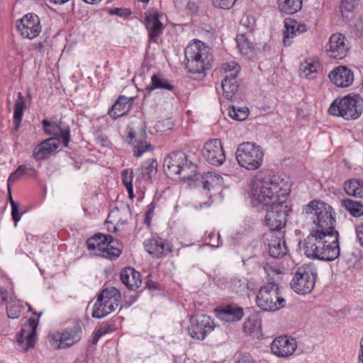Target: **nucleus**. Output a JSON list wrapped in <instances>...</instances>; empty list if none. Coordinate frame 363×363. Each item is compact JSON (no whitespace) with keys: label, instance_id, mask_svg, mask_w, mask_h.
I'll return each mask as SVG.
<instances>
[{"label":"nucleus","instance_id":"nucleus-1","mask_svg":"<svg viewBox=\"0 0 363 363\" xmlns=\"http://www.w3.org/2000/svg\"><path fill=\"white\" fill-rule=\"evenodd\" d=\"M289 191L287 182L278 176L257 177L252 184L251 202L256 207L268 206L286 199Z\"/></svg>","mask_w":363,"mask_h":363},{"label":"nucleus","instance_id":"nucleus-2","mask_svg":"<svg viewBox=\"0 0 363 363\" xmlns=\"http://www.w3.org/2000/svg\"><path fill=\"white\" fill-rule=\"evenodd\" d=\"M209 48L199 40L191 41L185 49L186 68L193 74H203L208 69Z\"/></svg>","mask_w":363,"mask_h":363},{"label":"nucleus","instance_id":"nucleus-3","mask_svg":"<svg viewBox=\"0 0 363 363\" xmlns=\"http://www.w3.org/2000/svg\"><path fill=\"white\" fill-rule=\"evenodd\" d=\"M303 213L315 216L316 219H313V222L315 223L317 229L312 230L313 232L324 233L337 232L334 228L335 219L333 217V208L330 205L320 201H312L303 206Z\"/></svg>","mask_w":363,"mask_h":363},{"label":"nucleus","instance_id":"nucleus-4","mask_svg":"<svg viewBox=\"0 0 363 363\" xmlns=\"http://www.w3.org/2000/svg\"><path fill=\"white\" fill-rule=\"evenodd\" d=\"M362 110V97L358 94H349L335 99L328 108V113L345 120H354L360 116Z\"/></svg>","mask_w":363,"mask_h":363},{"label":"nucleus","instance_id":"nucleus-5","mask_svg":"<svg viewBox=\"0 0 363 363\" xmlns=\"http://www.w3.org/2000/svg\"><path fill=\"white\" fill-rule=\"evenodd\" d=\"M256 303L265 311H277L284 307L286 300L280 291V287L274 281H269L259 290Z\"/></svg>","mask_w":363,"mask_h":363},{"label":"nucleus","instance_id":"nucleus-6","mask_svg":"<svg viewBox=\"0 0 363 363\" xmlns=\"http://www.w3.org/2000/svg\"><path fill=\"white\" fill-rule=\"evenodd\" d=\"M263 157L264 152L262 147L253 143H241L236 150L238 164L248 170L259 169L262 164Z\"/></svg>","mask_w":363,"mask_h":363},{"label":"nucleus","instance_id":"nucleus-7","mask_svg":"<svg viewBox=\"0 0 363 363\" xmlns=\"http://www.w3.org/2000/svg\"><path fill=\"white\" fill-rule=\"evenodd\" d=\"M121 293L115 287L104 289L94 305L92 317L102 318L116 311L121 301Z\"/></svg>","mask_w":363,"mask_h":363},{"label":"nucleus","instance_id":"nucleus-8","mask_svg":"<svg viewBox=\"0 0 363 363\" xmlns=\"http://www.w3.org/2000/svg\"><path fill=\"white\" fill-rule=\"evenodd\" d=\"M146 125L143 119L132 121L128 126L127 141L134 147V156L140 157L145 152L153 150L146 141Z\"/></svg>","mask_w":363,"mask_h":363},{"label":"nucleus","instance_id":"nucleus-9","mask_svg":"<svg viewBox=\"0 0 363 363\" xmlns=\"http://www.w3.org/2000/svg\"><path fill=\"white\" fill-rule=\"evenodd\" d=\"M317 269L313 264H304L298 268L291 281V289L297 294H309L314 288Z\"/></svg>","mask_w":363,"mask_h":363},{"label":"nucleus","instance_id":"nucleus-10","mask_svg":"<svg viewBox=\"0 0 363 363\" xmlns=\"http://www.w3.org/2000/svg\"><path fill=\"white\" fill-rule=\"evenodd\" d=\"M285 199L273 202L272 205L267 206L265 223L273 231L279 230L286 225V217L291 209L285 203Z\"/></svg>","mask_w":363,"mask_h":363},{"label":"nucleus","instance_id":"nucleus-11","mask_svg":"<svg viewBox=\"0 0 363 363\" xmlns=\"http://www.w3.org/2000/svg\"><path fill=\"white\" fill-rule=\"evenodd\" d=\"M51 344L56 349L63 350L72 347L82 338V328L79 325L71 328L49 335Z\"/></svg>","mask_w":363,"mask_h":363},{"label":"nucleus","instance_id":"nucleus-12","mask_svg":"<svg viewBox=\"0 0 363 363\" xmlns=\"http://www.w3.org/2000/svg\"><path fill=\"white\" fill-rule=\"evenodd\" d=\"M222 69L225 74L221 84L223 95L227 99H231L238 89L236 77L240 71V67L235 61H231L223 63Z\"/></svg>","mask_w":363,"mask_h":363},{"label":"nucleus","instance_id":"nucleus-13","mask_svg":"<svg viewBox=\"0 0 363 363\" xmlns=\"http://www.w3.org/2000/svg\"><path fill=\"white\" fill-rule=\"evenodd\" d=\"M38 325V320L30 318L23 325L17 335V343L24 352L34 347L37 340L36 328Z\"/></svg>","mask_w":363,"mask_h":363},{"label":"nucleus","instance_id":"nucleus-14","mask_svg":"<svg viewBox=\"0 0 363 363\" xmlns=\"http://www.w3.org/2000/svg\"><path fill=\"white\" fill-rule=\"evenodd\" d=\"M188 333L190 336L197 340H203L207 333L213 330V321L206 315H193L190 318Z\"/></svg>","mask_w":363,"mask_h":363},{"label":"nucleus","instance_id":"nucleus-15","mask_svg":"<svg viewBox=\"0 0 363 363\" xmlns=\"http://www.w3.org/2000/svg\"><path fill=\"white\" fill-rule=\"evenodd\" d=\"M202 155L206 161L211 165L220 166L225 161L224 150L218 139L208 140L203 147Z\"/></svg>","mask_w":363,"mask_h":363},{"label":"nucleus","instance_id":"nucleus-16","mask_svg":"<svg viewBox=\"0 0 363 363\" xmlns=\"http://www.w3.org/2000/svg\"><path fill=\"white\" fill-rule=\"evenodd\" d=\"M17 28L22 36L28 39L37 37L40 30L39 17L34 13H28L17 21Z\"/></svg>","mask_w":363,"mask_h":363},{"label":"nucleus","instance_id":"nucleus-17","mask_svg":"<svg viewBox=\"0 0 363 363\" xmlns=\"http://www.w3.org/2000/svg\"><path fill=\"white\" fill-rule=\"evenodd\" d=\"M322 234L325 233L311 231V234L303 240L302 249L307 257L321 260V248L324 247Z\"/></svg>","mask_w":363,"mask_h":363},{"label":"nucleus","instance_id":"nucleus-18","mask_svg":"<svg viewBox=\"0 0 363 363\" xmlns=\"http://www.w3.org/2000/svg\"><path fill=\"white\" fill-rule=\"evenodd\" d=\"M322 235H323V242H324V247L321 248L320 259L323 261H333L340 256L339 233L335 232Z\"/></svg>","mask_w":363,"mask_h":363},{"label":"nucleus","instance_id":"nucleus-19","mask_svg":"<svg viewBox=\"0 0 363 363\" xmlns=\"http://www.w3.org/2000/svg\"><path fill=\"white\" fill-rule=\"evenodd\" d=\"M296 348V340L289 336L278 337L271 344L272 352L279 357L286 358L292 355Z\"/></svg>","mask_w":363,"mask_h":363},{"label":"nucleus","instance_id":"nucleus-20","mask_svg":"<svg viewBox=\"0 0 363 363\" xmlns=\"http://www.w3.org/2000/svg\"><path fill=\"white\" fill-rule=\"evenodd\" d=\"M345 37L340 33L333 34L330 36L326 45L328 55L335 60H342L347 56L348 45Z\"/></svg>","mask_w":363,"mask_h":363},{"label":"nucleus","instance_id":"nucleus-21","mask_svg":"<svg viewBox=\"0 0 363 363\" xmlns=\"http://www.w3.org/2000/svg\"><path fill=\"white\" fill-rule=\"evenodd\" d=\"M45 133L48 135H55L57 140H61L64 147H67L70 141V130L69 125L60 121L51 123L47 119L42 121Z\"/></svg>","mask_w":363,"mask_h":363},{"label":"nucleus","instance_id":"nucleus-22","mask_svg":"<svg viewBox=\"0 0 363 363\" xmlns=\"http://www.w3.org/2000/svg\"><path fill=\"white\" fill-rule=\"evenodd\" d=\"M145 250L153 257L160 258L172 252V245L166 240L159 237H152L144 242Z\"/></svg>","mask_w":363,"mask_h":363},{"label":"nucleus","instance_id":"nucleus-23","mask_svg":"<svg viewBox=\"0 0 363 363\" xmlns=\"http://www.w3.org/2000/svg\"><path fill=\"white\" fill-rule=\"evenodd\" d=\"M330 82L337 87L346 88L354 82L353 72L345 66L334 68L328 74Z\"/></svg>","mask_w":363,"mask_h":363},{"label":"nucleus","instance_id":"nucleus-24","mask_svg":"<svg viewBox=\"0 0 363 363\" xmlns=\"http://www.w3.org/2000/svg\"><path fill=\"white\" fill-rule=\"evenodd\" d=\"M186 155L183 152H174L169 154L164 160V171L168 177L179 174L181 167L186 160Z\"/></svg>","mask_w":363,"mask_h":363},{"label":"nucleus","instance_id":"nucleus-25","mask_svg":"<svg viewBox=\"0 0 363 363\" xmlns=\"http://www.w3.org/2000/svg\"><path fill=\"white\" fill-rule=\"evenodd\" d=\"M217 317L225 322H235L242 319L244 315L243 309L237 305L230 304L216 309Z\"/></svg>","mask_w":363,"mask_h":363},{"label":"nucleus","instance_id":"nucleus-26","mask_svg":"<svg viewBox=\"0 0 363 363\" xmlns=\"http://www.w3.org/2000/svg\"><path fill=\"white\" fill-rule=\"evenodd\" d=\"M285 30L284 32L283 43L284 45L289 46L291 44L292 38L297 33H301L306 30V26L304 24L298 23L291 18H286L284 21Z\"/></svg>","mask_w":363,"mask_h":363},{"label":"nucleus","instance_id":"nucleus-27","mask_svg":"<svg viewBox=\"0 0 363 363\" xmlns=\"http://www.w3.org/2000/svg\"><path fill=\"white\" fill-rule=\"evenodd\" d=\"M145 25L148 30L150 40L153 42H157L163 30V25L159 20L158 15L150 14L146 16Z\"/></svg>","mask_w":363,"mask_h":363},{"label":"nucleus","instance_id":"nucleus-28","mask_svg":"<svg viewBox=\"0 0 363 363\" xmlns=\"http://www.w3.org/2000/svg\"><path fill=\"white\" fill-rule=\"evenodd\" d=\"M58 147L56 138H50L43 140L33 152V157L36 160L44 159L48 155L55 151Z\"/></svg>","mask_w":363,"mask_h":363},{"label":"nucleus","instance_id":"nucleus-29","mask_svg":"<svg viewBox=\"0 0 363 363\" xmlns=\"http://www.w3.org/2000/svg\"><path fill=\"white\" fill-rule=\"evenodd\" d=\"M133 101V98H128L124 96H119L109 111V115L114 118L123 116L129 111Z\"/></svg>","mask_w":363,"mask_h":363},{"label":"nucleus","instance_id":"nucleus-30","mask_svg":"<svg viewBox=\"0 0 363 363\" xmlns=\"http://www.w3.org/2000/svg\"><path fill=\"white\" fill-rule=\"evenodd\" d=\"M285 240L280 236L274 235L269 243V253L272 257L281 258L287 253Z\"/></svg>","mask_w":363,"mask_h":363},{"label":"nucleus","instance_id":"nucleus-31","mask_svg":"<svg viewBox=\"0 0 363 363\" xmlns=\"http://www.w3.org/2000/svg\"><path fill=\"white\" fill-rule=\"evenodd\" d=\"M104 240L108 242V245L101 253H98L99 256L108 259H116L118 257L121 253V245L118 241L115 240L111 235L105 237Z\"/></svg>","mask_w":363,"mask_h":363},{"label":"nucleus","instance_id":"nucleus-32","mask_svg":"<svg viewBox=\"0 0 363 363\" xmlns=\"http://www.w3.org/2000/svg\"><path fill=\"white\" fill-rule=\"evenodd\" d=\"M107 235L103 234H96L86 240V245L89 250L96 251L94 253L99 256L98 253H101L105 247H107L108 242L104 240Z\"/></svg>","mask_w":363,"mask_h":363},{"label":"nucleus","instance_id":"nucleus-33","mask_svg":"<svg viewBox=\"0 0 363 363\" xmlns=\"http://www.w3.org/2000/svg\"><path fill=\"white\" fill-rule=\"evenodd\" d=\"M244 332L254 337H258L262 333L261 320L257 316L249 318L243 324Z\"/></svg>","mask_w":363,"mask_h":363},{"label":"nucleus","instance_id":"nucleus-34","mask_svg":"<svg viewBox=\"0 0 363 363\" xmlns=\"http://www.w3.org/2000/svg\"><path fill=\"white\" fill-rule=\"evenodd\" d=\"M345 192L352 196L363 198V181L352 179L344 184Z\"/></svg>","mask_w":363,"mask_h":363},{"label":"nucleus","instance_id":"nucleus-35","mask_svg":"<svg viewBox=\"0 0 363 363\" xmlns=\"http://www.w3.org/2000/svg\"><path fill=\"white\" fill-rule=\"evenodd\" d=\"M26 108V102L21 92L18 93L17 99L15 103L13 113V123L15 124L14 130L18 131L20 126L24 110Z\"/></svg>","mask_w":363,"mask_h":363},{"label":"nucleus","instance_id":"nucleus-36","mask_svg":"<svg viewBox=\"0 0 363 363\" xmlns=\"http://www.w3.org/2000/svg\"><path fill=\"white\" fill-rule=\"evenodd\" d=\"M120 278L126 282L128 281V278H131L133 284L130 285L133 287V290L139 288L142 284L140 274L131 267L124 268L121 272Z\"/></svg>","mask_w":363,"mask_h":363},{"label":"nucleus","instance_id":"nucleus-37","mask_svg":"<svg viewBox=\"0 0 363 363\" xmlns=\"http://www.w3.org/2000/svg\"><path fill=\"white\" fill-rule=\"evenodd\" d=\"M280 10L287 14H294L302 7V0H278Z\"/></svg>","mask_w":363,"mask_h":363},{"label":"nucleus","instance_id":"nucleus-38","mask_svg":"<svg viewBox=\"0 0 363 363\" xmlns=\"http://www.w3.org/2000/svg\"><path fill=\"white\" fill-rule=\"evenodd\" d=\"M342 205L354 217H359L363 215V205L359 201L350 199H343Z\"/></svg>","mask_w":363,"mask_h":363},{"label":"nucleus","instance_id":"nucleus-39","mask_svg":"<svg viewBox=\"0 0 363 363\" xmlns=\"http://www.w3.org/2000/svg\"><path fill=\"white\" fill-rule=\"evenodd\" d=\"M249 281L247 278L244 277H235L231 279L230 284V289L232 291L243 294L247 292L248 289Z\"/></svg>","mask_w":363,"mask_h":363},{"label":"nucleus","instance_id":"nucleus-40","mask_svg":"<svg viewBox=\"0 0 363 363\" xmlns=\"http://www.w3.org/2000/svg\"><path fill=\"white\" fill-rule=\"evenodd\" d=\"M235 40L237 47L242 55H247L252 52L253 48L252 43L245 34H238Z\"/></svg>","mask_w":363,"mask_h":363},{"label":"nucleus","instance_id":"nucleus-41","mask_svg":"<svg viewBox=\"0 0 363 363\" xmlns=\"http://www.w3.org/2000/svg\"><path fill=\"white\" fill-rule=\"evenodd\" d=\"M152 84L147 86L146 89L150 92L156 89H164L167 90H173L174 86L170 84L168 81L162 77L160 74H154L151 77Z\"/></svg>","mask_w":363,"mask_h":363},{"label":"nucleus","instance_id":"nucleus-42","mask_svg":"<svg viewBox=\"0 0 363 363\" xmlns=\"http://www.w3.org/2000/svg\"><path fill=\"white\" fill-rule=\"evenodd\" d=\"M196 166L193 164L191 161L187 160V157H186V160L184 162L181 170L179 171V174L184 180H194L196 179L195 178L196 175L194 174L196 172Z\"/></svg>","mask_w":363,"mask_h":363},{"label":"nucleus","instance_id":"nucleus-43","mask_svg":"<svg viewBox=\"0 0 363 363\" xmlns=\"http://www.w3.org/2000/svg\"><path fill=\"white\" fill-rule=\"evenodd\" d=\"M343 259L348 268H357L360 264V252L358 250L349 251L343 255Z\"/></svg>","mask_w":363,"mask_h":363},{"label":"nucleus","instance_id":"nucleus-44","mask_svg":"<svg viewBox=\"0 0 363 363\" xmlns=\"http://www.w3.org/2000/svg\"><path fill=\"white\" fill-rule=\"evenodd\" d=\"M121 178L123 185L125 186L129 196L133 198V172L132 169H126L122 171Z\"/></svg>","mask_w":363,"mask_h":363},{"label":"nucleus","instance_id":"nucleus-45","mask_svg":"<svg viewBox=\"0 0 363 363\" xmlns=\"http://www.w3.org/2000/svg\"><path fill=\"white\" fill-rule=\"evenodd\" d=\"M228 115L231 118L241 121L245 120L247 118L249 115V111L247 107L236 108L235 106H233L229 108Z\"/></svg>","mask_w":363,"mask_h":363},{"label":"nucleus","instance_id":"nucleus-46","mask_svg":"<svg viewBox=\"0 0 363 363\" xmlns=\"http://www.w3.org/2000/svg\"><path fill=\"white\" fill-rule=\"evenodd\" d=\"M157 162L155 160L145 162L142 167V174L145 179H150L157 172Z\"/></svg>","mask_w":363,"mask_h":363},{"label":"nucleus","instance_id":"nucleus-47","mask_svg":"<svg viewBox=\"0 0 363 363\" xmlns=\"http://www.w3.org/2000/svg\"><path fill=\"white\" fill-rule=\"evenodd\" d=\"M22 306L19 303H10L6 307V313L9 318L16 319L20 317Z\"/></svg>","mask_w":363,"mask_h":363},{"label":"nucleus","instance_id":"nucleus-48","mask_svg":"<svg viewBox=\"0 0 363 363\" xmlns=\"http://www.w3.org/2000/svg\"><path fill=\"white\" fill-rule=\"evenodd\" d=\"M359 0H342L340 10L342 15L346 12H351L358 5Z\"/></svg>","mask_w":363,"mask_h":363},{"label":"nucleus","instance_id":"nucleus-49","mask_svg":"<svg viewBox=\"0 0 363 363\" xmlns=\"http://www.w3.org/2000/svg\"><path fill=\"white\" fill-rule=\"evenodd\" d=\"M237 0H212L213 6L218 9H230Z\"/></svg>","mask_w":363,"mask_h":363},{"label":"nucleus","instance_id":"nucleus-50","mask_svg":"<svg viewBox=\"0 0 363 363\" xmlns=\"http://www.w3.org/2000/svg\"><path fill=\"white\" fill-rule=\"evenodd\" d=\"M9 196H10V203H11V206L12 219L13 220V221L15 223V225H16L17 223L20 220V219L21 218L22 213H19L18 205L12 200L11 194L9 195Z\"/></svg>","mask_w":363,"mask_h":363},{"label":"nucleus","instance_id":"nucleus-51","mask_svg":"<svg viewBox=\"0 0 363 363\" xmlns=\"http://www.w3.org/2000/svg\"><path fill=\"white\" fill-rule=\"evenodd\" d=\"M111 15H116L121 17H126L130 14V11L125 8H114L108 11Z\"/></svg>","mask_w":363,"mask_h":363},{"label":"nucleus","instance_id":"nucleus-52","mask_svg":"<svg viewBox=\"0 0 363 363\" xmlns=\"http://www.w3.org/2000/svg\"><path fill=\"white\" fill-rule=\"evenodd\" d=\"M357 240L361 247H363V222L359 223L355 227Z\"/></svg>","mask_w":363,"mask_h":363},{"label":"nucleus","instance_id":"nucleus-53","mask_svg":"<svg viewBox=\"0 0 363 363\" xmlns=\"http://www.w3.org/2000/svg\"><path fill=\"white\" fill-rule=\"evenodd\" d=\"M21 169L22 168H17L16 171H14L13 173L10 174L7 181L8 188H9L12 184L16 182L21 177V175L19 174L20 170H21Z\"/></svg>","mask_w":363,"mask_h":363},{"label":"nucleus","instance_id":"nucleus-54","mask_svg":"<svg viewBox=\"0 0 363 363\" xmlns=\"http://www.w3.org/2000/svg\"><path fill=\"white\" fill-rule=\"evenodd\" d=\"M236 363H252V358L248 354H239L236 357Z\"/></svg>","mask_w":363,"mask_h":363},{"label":"nucleus","instance_id":"nucleus-55","mask_svg":"<svg viewBox=\"0 0 363 363\" xmlns=\"http://www.w3.org/2000/svg\"><path fill=\"white\" fill-rule=\"evenodd\" d=\"M108 326L106 328H100L92 339V343L96 344L99 338L107 333Z\"/></svg>","mask_w":363,"mask_h":363},{"label":"nucleus","instance_id":"nucleus-56","mask_svg":"<svg viewBox=\"0 0 363 363\" xmlns=\"http://www.w3.org/2000/svg\"><path fill=\"white\" fill-rule=\"evenodd\" d=\"M317 65L315 64H308L304 67L303 72L305 74L306 77H308L310 74H313L316 72Z\"/></svg>","mask_w":363,"mask_h":363},{"label":"nucleus","instance_id":"nucleus-57","mask_svg":"<svg viewBox=\"0 0 363 363\" xmlns=\"http://www.w3.org/2000/svg\"><path fill=\"white\" fill-rule=\"evenodd\" d=\"M18 168H22L19 172L21 176L28 174L29 172H35V169L30 164H21Z\"/></svg>","mask_w":363,"mask_h":363},{"label":"nucleus","instance_id":"nucleus-58","mask_svg":"<svg viewBox=\"0 0 363 363\" xmlns=\"http://www.w3.org/2000/svg\"><path fill=\"white\" fill-rule=\"evenodd\" d=\"M213 177V175L210 173H208L206 175V177H202V186H203V189H210V185H211V182H210V179H212Z\"/></svg>","mask_w":363,"mask_h":363},{"label":"nucleus","instance_id":"nucleus-59","mask_svg":"<svg viewBox=\"0 0 363 363\" xmlns=\"http://www.w3.org/2000/svg\"><path fill=\"white\" fill-rule=\"evenodd\" d=\"M355 28L359 35L363 37V20L359 19L356 22Z\"/></svg>","mask_w":363,"mask_h":363},{"label":"nucleus","instance_id":"nucleus-60","mask_svg":"<svg viewBox=\"0 0 363 363\" xmlns=\"http://www.w3.org/2000/svg\"><path fill=\"white\" fill-rule=\"evenodd\" d=\"M146 287H147L150 289H157V284L152 280H149L146 282Z\"/></svg>","mask_w":363,"mask_h":363},{"label":"nucleus","instance_id":"nucleus-61","mask_svg":"<svg viewBox=\"0 0 363 363\" xmlns=\"http://www.w3.org/2000/svg\"><path fill=\"white\" fill-rule=\"evenodd\" d=\"M122 283L126 286V287L130 289V290H133V287L131 286L130 284H133L132 283V280H131V278H128V281H125V280L123 279H121Z\"/></svg>","mask_w":363,"mask_h":363},{"label":"nucleus","instance_id":"nucleus-62","mask_svg":"<svg viewBox=\"0 0 363 363\" xmlns=\"http://www.w3.org/2000/svg\"><path fill=\"white\" fill-rule=\"evenodd\" d=\"M0 298L3 302H5L7 299V291L0 290Z\"/></svg>","mask_w":363,"mask_h":363},{"label":"nucleus","instance_id":"nucleus-63","mask_svg":"<svg viewBox=\"0 0 363 363\" xmlns=\"http://www.w3.org/2000/svg\"><path fill=\"white\" fill-rule=\"evenodd\" d=\"M69 0H50L51 2L55 4H63Z\"/></svg>","mask_w":363,"mask_h":363},{"label":"nucleus","instance_id":"nucleus-64","mask_svg":"<svg viewBox=\"0 0 363 363\" xmlns=\"http://www.w3.org/2000/svg\"><path fill=\"white\" fill-rule=\"evenodd\" d=\"M247 21H248L247 17H246V18H242L241 19V23H242L243 26H247V27H249V28H252L253 27L254 22L252 23V26H247V25L246 24V23H247Z\"/></svg>","mask_w":363,"mask_h":363}]
</instances>
